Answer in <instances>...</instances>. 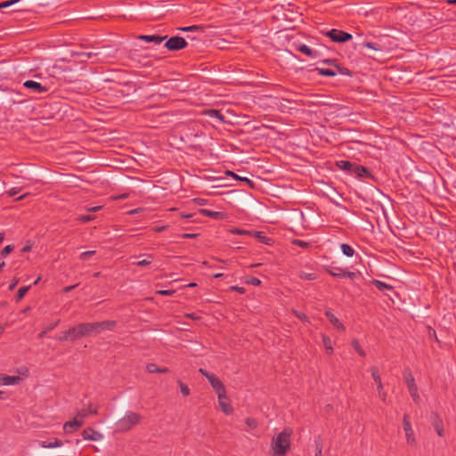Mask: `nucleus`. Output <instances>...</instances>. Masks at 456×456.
Segmentation results:
<instances>
[{
    "label": "nucleus",
    "instance_id": "obj_1",
    "mask_svg": "<svg viewBox=\"0 0 456 456\" xmlns=\"http://www.w3.org/2000/svg\"><path fill=\"white\" fill-rule=\"evenodd\" d=\"M292 434V429L286 428L273 437L270 444L272 456H286L291 447Z\"/></svg>",
    "mask_w": 456,
    "mask_h": 456
},
{
    "label": "nucleus",
    "instance_id": "obj_2",
    "mask_svg": "<svg viewBox=\"0 0 456 456\" xmlns=\"http://www.w3.org/2000/svg\"><path fill=\"white\" fill-rule=\"evenodd\" d=\"M91 334H97L94 322L79 323L76 326L69 328L65 331L59 339L66 341L68 339L77 340L82 337L89 336Z\"/></svg>",
    "mask_w": 456,
    "mask_h": 456
},
{
    "label": "nucleus",
    "instance_id": "obj_3",
    "mask_svg": "<svg viewBox=\"0 0 456 456\" xmlns=\"http://www.w3.org/2000/svg\"><path fill=\"white\" fill-rule=\"evenodd\" d=\"M142 419L139 413L127 411L125 416L117 422V429L119 432H127L134 426L138 425Z\"/></svg>",
    "mask_w": 456,
    "mask_h": 456
},
{
    "label": "nucleus",
    "instance_id": "obj_4",
    "mask_svg": "<svg viewBox=\"0 0 456 456\" xmlns=\"http://www.w3.org/2000/svg\"><path fill=\"white\" fill-rule=\"evenodd\" d=\"M199 372L208 379V382L210 383L211 387H213L217 395L226 392L224 385L217 376L209 373L208 371L202 368L199 370Z\"/></svg>",
    "mask_w": 456,
    "mask_h": 456
},
{
    "label": "nucleus",
    "instance_id": "obj_5",
    "mask_svg": "<svg viewBox=\"0 0 456 456\" xmlns=\"http://www.w3.org/2000/svg\"><path fill=\"white\" fill-rule=\"evenodd\" d=\"M324 271L332 277L345 278L347 277L351 280L356 278L357 274L354 272L342 269L340 267L324 266Z\"/></svg>",
    "mask_w": 456,
    "mask_h": 456
},
{
    "label": "nucleus",
    "instance_id": "obj_6",
    "mask_svg": "<svg viewBox=\"0 0 456 456\" xmlns=\"http://www.w3.org/2000/svg\"><path fill=\"white\" fill-rule=\"evenodd\" d=\"M404 381L406 383L409 393L415 403H419V395L418 391V387L415 383L414 377L411 372L404 374Z\"/></svg>",
    "mask_w": 456,
    "mask_h": 456
},
{
    "label": "nucleus",
    "instance_id": "obj_7",
    "mask_svg": "<svg viewBox=\"0 0 456 456\" xmlns=\"http://www.w3.org/2000/svg\"><path fill=\"white\" fill-rule=\"evenodd\" d=\"M403 431L406 437V442L409 445L415 444L416 439L414 436V432L410 421V416L408 414H404L403 418Z\"/></svg>",
    "mask_w": 456,
    "mask_h": 456
},
{
    "label": "nucleus",
    "instance_id": "obj_8",
    "mask_svg": "<svg viewBox=\"0 0 456 456\" xmlns=\"http://www.w3.org/2000/svg\"><path fill=\"white\" fill-rule=\"evenodd\" d=\"M326 36L329 37L333 42L338 43H345L352 39L351 34L336 28L328 31Z\"/></svg>",
    "mask_w": 456,
    "mask_h": 456
},
{
    "label": "nucleus",
    "instance_id": "obj_9",
    "mask_svg": "<svg viewBox=\"0 0 456 456\" xmlns=\"http://www.w3.org/2000/svg\"><path fill=\"white\" fill-rule=\"evenodd\" d=\"M186 40L182 37H172L165 44L169 51H178L187 46Z\"/></svg>",
    "mask_w": 456,
    "mask_h": 456
},
{
    "label": "nucleus",
    "instance_id": "obj_10",
    "mask_svg": "<svg viewBox=\"0 0 456 456\" xmlns=\"http://www.w3.org/2000/svg\"><path fill=\"white\" fill-rule=\"evenodd\" d=\"M98 410H99V407H98L97 404H94L93 403H89L86 406H85L82 409H80L77 412L76 416L79 419H82L84 421L85 419H86L90 415H97L98 414Z\"/></svg>",
    "mask_w": 456,
    "mask_h": 456
},
{
    "label": "nucleus",
    "instance_id": "obj_11",
    "mask_svg": "<svg viewBox=\"0 0 456 456\" xmlns=\"http://www.w3.org/2000/svg\"><path fill=\"white\" fill-rule=\"evenodd\" d=\"M217 399L219 407L225 415H231L233 413L231 399L226 395V392L217 395Z\"/></svg>",
    "mask_w": 456,
    "mask_h": 456
},
{
    "label": "nucleus",
    "instance_id": "obj_12",
    "mask_svg": "<svg viewBox=\"0 0 456 456\" xmlns=\"http://www.w3.org/2000/svg\"><path fill=\"white\" fill-rule=\"evenodd\" d=\"M370 370L372 379H373L375 384L377 385V389H378L379 395L380 398L383 401H385L387 394L383 391V384H382V380H381V377H380L379 369L376 366H372V367H370Z\"/></svg>",
    "mask_w": 456,
    "mask_h": 456
},
{
    "label": "nucleus",
    "instance_id": "obj_13",
    "mask_svg": "<svg viewBox=\"0 0 456 456\" xmlns=\"http://www.w3.org/2000/svg\"><path fill=\"white\" fill-rule=\"evenodd\" d=\"M84 425V421L79 419L77 416L72 420L66 421L63 425V430L65 433H72L77 430Z\"/></svg>",
    "mask_w": 456,
    "mask_h": 456
},
{
    "label": "nucleus",
    "instance_id": "obj_14",
    "mask_svg": "<svg viewBox=\"0 0 456 456\" xmlns=\"http://www.w3.org/2000/svg\"><path fill=\"white\" fill-rule=\"evenodd\" d=\"M432 425H433L436 434L439 436L443 437L444 436V422L438 413L432 414Z\"/></svg>",
    "mask_w": 456,
    "mask_h": 456
},
{
    "label": "nucleus",
    "instance_id": "obj_15",
    "mask_svg": "<svg viewBox=\"0 0 456 456\" xmlns=\"http://www.w3.org/2000/svg\"><path fill=\"white\" fill-rule=\"evenodd\" d=\"M82 436L85 440L98 441L102 438V435L92 428H86L82 431Z\"/></svg>",
    "mask_w": 456,
    "mask_h": 456
},
{
    "label": "nucleus",
    "instance_id": "obj_16",
    "mask_svg": "<svg viewBox=\"0 0 456 456\" xmlns=\"http://www.w3.org/2000/svg\"><path fill=\"white\" fill-rule=\"evenodd\" d=\"M350 174H354L359 178L371 177V173L367 167L356 163L354 164Z\"/></svg>",
    "mask_w": 456,
    "mask_h": 456
},
{
    "label": "nucleus",
    "instance_id": "obj_17",
    "mask_svg": "<svg viewBox=\"0 0 456 456\" xmlns=\"http://www.w3.org/2000/svg\"><path fill=\"white\" fill-rule=\"evenodd\" d=\"M21 380L22 378L20 376H9L5 374H0V385H18L21 382Z\"/></svg>",
    "mask_w": 456,
    "mask_h": 456
},
{
    "label": "nucleus",
    "instance_id": "obj_18",
    "mask_svg": "<svg viewBox=\"0 0 456 456\" xmlns=\"http://www.w3.org/2000/svg\"><path fill=\"white\" fill-rule=\"evenodd\" d=\"M325 316L338 331L346 330L344 324L330 311H326Z\"/></svg>",
    "mask_w": 456,
    "mask_h": 456
},
{
    "label": "nucleus",
    "instance_id": "obj_19",
    "mask_svg": "<svg viewBox=\"0 0 456 456\" xmlns=\"http://www.w3.org/2000/svg\"><path fill=\"white\" fill-rule=\"evenodd\" d=\"M94 323L96 330V333H99L101 330H113L117 325V322L115 321H103Z\"/></svg>",
    "mask_w": 456,
    "mask_h": 456
},
{
    "label": "nucleus",
    "instance_id": "obj_20",
    "mask_svg": "<svg viewBox=\"0 0 456 456\" xmlns=\"http://www.w3.org/2000/svg\"><path fill=\"white\" fill-rule=\"evenodd\" d=\"M321 338H322V345L324 346L326 354L329 355H332L334 354V347H333V342H332L331 338L324 333H322L321 335Z\"/></svg>",
    "mask_w": 456,
    "mask_h": 456
},
{
    "label": "nucleus",
    "instance_id": "obj_21",
    "mask_svg": "<svg viewBox=\"0 0 456 456\" xmlns=\"http://www.w3.org/2000/svg\"><path fill=\"white\" fill-rule=\"evenodd\" d=\"M24 86L26 88L33 89L37 93H45L47 91V88L45 86H43L40 83L33 81V80H28L24 83Z\"/></svg>",
    "mask_w": 456,
    "mask_h": 456
},
{
    "label": "nucleus",
    "instance_id": "obj_22",
    "mask_svg": "<svg viewBox=\"0 0 456 456\" xmlns=\"http://www.w3.org/2000/svg\"><path fill=\"white\" fill-rule=\"evenodd\" d=\"M40 445L43 448H55L63 445V442L58 438H51L46 441H41Z\"/></svg>",
    "mask_w": 456,
    "mask_h": 456
},
{
    "label": "nucleus",
    "instance_id": "obj_23",
    "mask_svg": "<svg viewBox=\"0 0 456 456\" xmlns=\"http://www.w3.org/2000/svg\"><path fill=\"white\" fill-rule=\"evenodd\" d=\"M138 38L145 42H151L156 45H159L163 40H165L166 37L156 35H141L138 37Z\"/></svg>",
    "mask_w": 456,
    "mask_h": 456
},
{
    "label": "nucleus",
    "instance_id": "obj_24",
    "mask_svg": "<svg viewBox=\"0 0 456 456\" xmlns=\"http://www.w3.org/2000/svg\"><path fill=\"white\" fill-rule=\"evenodd\" d=\"M354 164V162H350L348 160H340V161L337 162V167L339 169L346 171L347 173L350 174Z\"/></svg>",
    "mask_w": 456,
    "mask_h": 456
},
{
    "label": "nucleus",
    "instance_id": "obj_25",
    "mask_svg": "<svg viewBox=\"0 0 456 456\" xmlns=\"http://www.w3.org/2000/svg\"><path fill=\"white\" fill-rule=\"evenodd\" d=\"M373 284L375 285V287L380 290V291H385V290H391L393 289V287L389 284H387L381 281H379V280H373Z\"/></svg>",
    "mask_w": 456,
    "mask_h": 456
},
{
    "label": "nucleus",
    "instance_id": "obj_26",
    "mask_svg": "<svg viewBox=\"0 0 456 456\" xmlns=\"http://www.w3.org/2000/svg\"><path fill=\"white\" fill-rule=\"evenodd\" d=\"M352 347L357 352V354L362 356L365 357L366 354L363 348L361 346L359 341L357 339H353L351 342Z\"/></svg>",
    "mask_w": 456,
    "mask_h": 456
},
{
    "label": "nucleus",
    "instance_id": "obj_27",
    "mask_svg": "<svg viewBox=\"0 0 456 456\" xmlns=\"http://www.w3.org/2000/svg\"><path fill=\"white\" fill-rule=\"evenodd\" d=\"M340 248L345 256H353L354 255V249L350 245L343 243Z\"/></svg>",
    "mask_w": 456,
    "mask_h": 456
},
{
    "label": "nucleus",
    "instance_id": "obj_28",
    "mask_svg": "<svg viewBox=\"0 0 456 456\" xmlns=\"http://www.w3.org/2000/svg\"><path fill=\"white\" fill-rule=\"evenodd\" d=\"M297 49V51H299L300 53H302L303 54H305L308 57L314 56V51L310 47H308L306 45H300Z\"/></svg>",
    "mask_w": 456,
    "mask_h": 456
},
{
    "label": "nucleus",
    "instance_id": "obj_29",
    "mask_svg": "<svg viewBox=\"0 0 456 456\" xmlns=\"http://www.w3.org/2000/svg\"><path fill=\"white\" fill-rule=\"evenodd\" d=\"M205 113L209 117L218 118L221 121H224V119L223 114L217 110H208Z\"/></svg>",
    "mask_w": 456,
    "mask_h": 456
},
{
    "label": "nucleus",
    "instance_id": "obj_30",
    "mask_svg": "<svg viewBox=\"0 0 456 456\" xmlns=\"http://www.w3.org/2000/svg\"><path fill=\"white\" fill-rule=\"evenodd\" d=\"M298 277L301 280H305V281H314V280L317 279V276H316L315 273H305V272H300L299 274H298Z\"/></svg>",
    "mask_w": 456,
    "mask_h": 456
},
{
    "label": "nucleus",
    "instance_id": "obj_31",
    "mask_svg": "<svg viewBox=\"0 0 456 456\" xmlns=\"http://www.w3.org/2000/svg\"><path fill=\"white\" fill-rule=\"evenodd\" d=\"M152 261H153V256L149 254L146 256V258L134 263V265L136 266H146V265H151Z\"/></svg>",
    "mask_w": 456,
    "mask_h": 456
},
{
    "label": "nucleus",
    "instance_id": "obj_32",
    "mask_svg": "<svg viewBox=\"0 0 456 456\" xmlns=\"http://www.w3.org/2000/svg\"><path fill=\"white\" fill-rule=\"evenodd\" d=\"M316 70L319 75L325 76V77H334L337 74L334 70L330 69L317 68Z\"/></svg>",
    "mask_w": 456,
    "mask_h": 456
},
{
    "label": "nucleus",
    "instance_id": "obj_33",
    "mask_svg": "<svg viewBox=\"0 0 456 456\" xmlns=\"http://www.w3.org/2000/svg\"><path fill=\"white\" fill-rule=\"evenodd\" d=\"M200 213L202 214L205 216L213 217V218H218L221 216L220 212H215L208 209H200Z\"/></svg>",
    "mask_w": 456,
    "mask_h": 456
},
{
    "label": "nucleus",
    "instance_id": "obj_34",
    "mask_svg": "<svg viewBox=\"0 0 456 456\" xmlns=\"http://www.w3.org/2000/svg\"><path fill=\"white\" fill-rule=\"evenodd\" d=\"M180 391L183 396H188L191 393L189 387L181 380H178Z\"/></svg>",
    "mask_w": 456,
    "mask_h": 456
},
{
    "label": "nucleus",
    "instance_id": "obj_35",
    "mask_svg": "<svg viewBox=\"0 0 456 456\" xmlns=\"http://www.w3.org/2000/svg\"><path fill=\"white\" fill-rule=\"evenodd\" d=\"M28 289H29V287H27V286L20 288L17 292V295H16L17 300L18 301L21 300L24 297V296L27 294Z\"/></svg>",
    "mask_w": 456,
    "mask_h": 456
},
{
    "label": "nucleus",
    "instance_id": "obj_36",
    "mask_svg": "<svg viewBox=\"0 0 456 456\" xmlns=\"http://www.w3.org/2000/svg\"><path fill=\"white\" fill-rule=\"evenodd\" d=\"M292 244L295 245V246H298L300 248H307L310 247V243L309 242H306V241H304L302 240H298V239H294L292 240Z\"/></svg>",
    "mask_w": 456,
    "mask_h": 456
},
{
    "label": "nucleus",
    "instance_id": "obj_37",
    "mask_svg": "<svg viewBox=\"0 0 456 456\" xmlns=\"http://www.w3.org/2000/svg\"><path fill=\"white\" fill-rule=\"evenodd\" d=\"M292 314L297 317L298 318L299 320H301L302 322H309V318L306 316V314H305L304 313H301V312H298L297 310H292Z\"/></svg>",
    "mask_w": 456,
    "mask_h": 456
},
{
    "label": "nucleus",
    "instance_id": "obj_38",
    "mask_svg": "<svg viewBox=\"0 0 456 456\" xmlns=\"http://www.w3.org/2000/svg\"><path fill=\"white\" fill-rule=\"evenodd\" d=\"M245 423L251 429H255L257 428V421L254 418H247Z\"/></svg>",
    "mask_w": 456,
    "mask_h": 456
},
{
    "label": "nucleus",
    "instance_id": "obj_39",
    "mask_svg": "<svg viewBox=\"0 0 456 456\" xmlns=\"http://www.w3.org/2000/svg\"><path fill=\"white\" fill-rule=\"evenodd\" d=\"M254 236L265 244H269L270 239L264 235L263 232H255Z\"/></svg>",
    "mask_w": 456,
    "mask_h": 456
},
{
    "label": "nucleus",
    "instance_id": "obj_40",
    "mask_svg": "<svg viewBox=\"0 0 456 456\" xmlns=\"http://www.w3.org/2000/svg\"><path fill=\"white\" fill-rule=\"evenodd\" d=\"M95 218L94 216H91V215H83V216H79L77 220L81 222V223H87V222H90V221H93L94 219Z\"/></svg>",
    "mask_w": 456,
    "mask_h": 456
},
{
    "label": "nucleus",
    "instance_id": "obj_41",
    "mask_svg": "<svg viewBox=\"0 0 456 456\" xmlns=\"http://www.w3.org/2000/svg\"><path fill=\"white\" fill-rule=\"evenodd\" d=\"M146 370L149 373H159V368L155 363H148Z\"/></svg>",
    "mask_w": 456,
    "mask_h": 456
},
{
    "label": "nucleus",
    "instance_id": "obj_42",
    "mask_svg": "<svg viewBox=\"0 0 456 456\" xmlns=\"http://www.w3.org/2000/svg\"><path fill=\"white\" fill-rule=\"evenodd\" d=\"M14 249V246L13 245H7L5 246L0 252L1 256H6L7 255H9L11 252H12V250Z\"/></svg>",
    "mask_w": 456,
    "mask_h": 456
},
{
    "label": "nucleus",
    "instance_id": "obj_43",
    "mask_svg": "<svg viewBox=\"0 0 456 456\" xmlns=\"http://www.w3.org/2000/svg\"><path fill=\"white\" fill-rule=\"evenodd\" d=\"M175 293V290H174V289H161V290L156 291V294L161 295V296H172Z\"/></svg>",
    "mask_w": 456,
    "mask_h": 456
},
{
    "label": "nucleus",
    "instance_id": "obj_44",
    "mask_svg": "<svg viewBox=\"0 0 456 456\" xmlns=\"http://www.w3.org/2000/svg\"><path fill=\"white\" fill-rule=\"evenodd\" d=\"M95 254L94 250L86 251L80 254V259L81 260H87L91 256H94Z\"/></svg>",
    "mask_w": 456,
    "mask_h": 456
},
{
    "label": "nucleus",
    "instance_id": "obj_45",
    "mask_svg": "<svg viewBox=\"0 0 456 456\" xmlns=\"http://www.w3.org/2000/svg\"><path fill=\"white\" fill-rule=\"evenodd\" d=\"M229 289L232 291H236L240 294H244L246 292V289L243 287H240L237 285L231 286Z\"/></svg>",
    "mask_w": 456,
    "mask_h": 456
},
{
    "label": "nucleus",
    "instance_id": "obj_46",
    "mask_svg": "<svg viewBox=\"0 0 456 456\" xmlns=\"http://www.w3.org/2000/svg\"><path fill=\"white\" fill-rule=\"evenodd\" d=\"M129 197L128 193H122L119 195H113L110 197L111 200H126Z\"/></svg>",
    "mask_w": 456,
    "mask_h": 456
},
{
    "label": "nucleus",
    "instance_id": "obj_47",
    "mask_svg": "<svg viewBox=\"0 0 456 456\" xmlns=\"http://www.w3.org/2000/svg\"><path fill=\"white\" fill-rule=\"evenodd\" d=\"M231 232L233 234H251V232L238 229V228H234V229L231 230Z\"/></svg>",
    "mask_w": 456,
    "mask_h": 456
},
{
    "label": "nucleus",
    "instance_id": "obj_48",
    "mask_svg": "<svg viewBox=\"0 0 456 456\" xmlns=\"http://www.w3.org/2000/svg\"><path fill=\"white\" fill-rule=\"evenodd\" d=\"M19 1L20 0H11V1H5V2H3V3H0V9L11 6V5H12L13 4H15V3L19 2Z\"/></svg>",
    "mask_w": 456,
    "mask_h": 456
},
{
    "label": "nucleus",
    "instance_id": "obj_49",
    "mask_svg": "<svg viewBox=\"0 0 456 456\" xmlns=\"http://www.w3.org/2000/svg\"><path fill=\"white\" fill-rule=\"evenodd\" d=\"M363 46L366 48L373 49V50H379V45L377 44L371 43V42L363 43Z\"/></svg>",
    "mask_w": 456,
    "mask_h": 456
},
{
    "label": "nucleus",
    "instance_id": "obj_50",
    "mask_svg": "<svg viewBox=\"0 0 456 456\" xmlns=\"http://www.w3.org/2000/svg\"><path fill=\"white\" fill-rule=\"evenodd\" d=\"M181 29H182L183 31H196V30L200 29V27H198V26L193 25V26H190V27L183 28H181Z\"/></svg>",
    "mask_w": 456,
    "mask_h": 456
},
{
    "label": "nucleus",
    "instance_id": "obj_51",
    "mask_svg": "<svg viewBox=\"0 0 456 456\" xmlns=\"http://www.w3.org/2000/svg\"><path fill=\"white\" fill-rule=\"evenodd\" d=\"M59 322H60V321L58 320L55 323H53V324L50 325V326H49L45 330H44V331L40 334V337H43V336H44V334H45L47 331H50V330H52L53 329H54V328L58 325Z\"/></svg>",
    "mask_w": 456,
    "mask_h": 456
},
{
    "label": "nucleus",
    "instance_id": "obj_52",
    "mask_svg": "<svg viewBox=\"0 0 456 456\" xmlns=\"http://www.w3.org/2000/svg\"><path fill=\"white\" fill-rule=\"evenodd\" d=\"M248 283L254 285V286H259L261 284V281L258 278L252 277Z\"/></svg>",
    "mask_w": 456,
    "mask_h": 456
},
{
    "label": "nucleus",
    "instance_id": "obj_53",
    "mask_svg": "<svg viewBox=\"0 0 456 456\" xmlns=\"http://www.w3.org/2000/svg\"><path fill=\"white\" fill-rule=\"evenodd\" d=\"M20 192V189L19 188H12L11 190L8 191L7 194L11 197L16 195L17 193Z\"/></svg>",
    "mask_w": 456,
    "mask_h": 456
},
{
    "label": "nucleus",
    "instance_id": "obj_54",
    "mask_svg": "<svg viewBox=\"0 0 456 456\" xmlns=\"http://www.w3.org/2000/svg\"><path fill=\"white\" fill-rule=\"evenodd\" d=\"M196 236H197V234H195V233H183L181 235V237L183 239H191V238H195Z\"/></svg>",
    "mask_w": 456,
    "mask_h": 456
},
{
    "label": "nucleus",
    "instance_id": "obj_55",
    "mask_svg": "<svg viewBox=\"0 0 456 456\" xmlns=\"http://www.w3.org/2000/svg\"><path fill=\"white\" fill-rule=\"evenodd\" d=\"M166 229H167L166 225L156 226V227L153 228V231L156 232H161L165 231Z\"/></svg>",
    "mask_w": 456,
    "mask_h": 456
},
{
    "label": "nucleus",
    "instance_id": "obj_56",
    "mask_svg": "<svg viewBox=\"0 0 456 456\" xmlns=\"http://www.w3.org/2000/svg\"><path fill=\"white\" fill-rule=\"evenodd\" d=\"M101 209H102V206H96V207H92V208H87V211H89V212H96V211H99Z\"/></svg>",
    "mask_w": 456,
    "mask_h": 456
},
{
    "label": "nucleus",
    "instance_id": "obj_57",
    "mask_svg": "<svg viewBox=\"0 0 456 456\" xmlns=\"http://www.w3.org/2000/svg\"><path fill=\"white\" fill-rule=\"evenodd\" d=\"M185 316L191 320H200V317L196 315L195 314H187Z\"/></svg>",
    "mask_w": 456,
    "mask_h": 456
},
{
    "label": "nucleus",
    "instance_id": "obj_58",
    "mask_svg": "<svg viewBox=\"0 0 456 456\" xmlns=\"http://www.w3.org/2000/svg\"><path fill=\"white\" fill-rule=\"evenodd\" d=\"M240 181L247 183L251 187L253 185L252 181L247 177H241Z\"/></svg>",
    "mask_w": 456,
    "mask_h": 456
},
{
    "label": "nucleus",
    "instance_id": "obj_59",
    "mask_svg": "<svg viewBox=\"0 0 456 456\" xmlns=\"http://www.w3.org/2000/svg\"><path fill=\"white\" fill-rule=\"evenodd\" d=\"M228 175L232 176L233 178H235L236 180H240L241 179V177H240L239 175H237L235 173L232 172V171H229L228 172Z\"/></svg>",
    "mask_w": 456,
    "mask_h": 456
},
{
    "label": "nucleus",
    "instance_id": "obj_60",
    "mask_svg": "<svg viewBox=\"0 0 456 456\" xmlns=\"http://www.w3.org/2000/svg\"><path fill=\"white\" fill-rule=\"evenodd\" d=\"M17 284H18V280H14V281L10 284V286H9V289H10V290H12V289L15 288V286H16Z\"/></svg>",
    "mask_w": 456,
    "mask_h": 456
},
{
    "label": "nucleus",
    "instance_id": "obj_61",
    "mask_svg": "<svg viewBox=\"0 0 456 456\" xmlns=\"http://www.w3.org/2000/svg\"><path fill=\"white\" fill-rule=\"evenodd\" d=\"M168 371L167 368H159V373H167Z\"/></svg>",
    "mask_w": 456,
    "mask_h": 456
},
{
    "label": "nucleus",
    "instance_id": "obj_62",
    "mask_svg": "<svg viewBox=\"0 0 456 456\" xmlns=\"http://www.w3.org/2000/svg\"><path fill=\"white\" fill-rule=\"evenodd\" d=\"M140 211L139 208H135V209H133L131 211L128 212L129 215H134V214H136Z\"/></svg>",
    "mask_w": 456,
    "mask_h": 456
},
{
    "label": "nucleus",
    "instance_id": "obj_63",
    "mask_svg": "<svg viewBox=\"0 0 456 456\" xmlns=\"http://www.w3.org/2000/svg\"><path fill=\"white\" fill-rule=\"evenodd\" d=\"M223 275H224V274H223V273H215V274L213 275V277H214V278H216V279H217V278H221V277H223Z\"/></svg>",
    "mask_w": 456,
    "mask_h": 456
},
{
    "label": "nucleus",
    "instance_id": "obj_64",
    "mask_svg": "<svg viewBox=\"0 0 456 456\" xmlns=\"http://www.w3.org/2000/svg\"><path fill=\"white\" fill-rule=\"evenodd\" d=\"M196 286H197V283H195V282H191V283L186 285V287H188V288H194Z\"/></svg>",
    "mask_w": 456,
    "mask_h": 456
}]
</instances>
